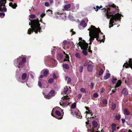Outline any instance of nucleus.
Returning <instances> with one entry per match:
<instances>
[{
  "label": "nucleus",
  "instance_id": "f257e3e1",
  "mask_svg": "<svg viewBox=\"0 0 132 132\" xmlns=\"http://www.w3.org/2000/svg\"><path fill=\"white\" fill-rule=\"evenodd\" d=\"M106 7L105 8H104L101 10H104V11H106L105 13V15L106 16L107 19L110 18L111 17V18L110 19V21L109 24L111 25V26H109V27L110 28L111 27H112L113 25V23H114V20L116 21V20H119L121 19V15L120 14L117 13L115 14L114 15H113L114 14L115 12L117 11L116 8V6L114 4L112 5H109L108 6H106Z\"/></svg>",
  "mask_w": 132,
  "mask_h": 132
},
{
  "label": "nucleus",
  "instance_id": "f03ea898",
  "mask_svg": "<svg viewBox=\"0 0 132 132\" xmlns=\"http://www.w3.org/2000/svg\"><path fill=\"white\" fill-rule=\"evenodd\" d=\"M88 30L89 31V36L90 37L89 40L90 43L89 44L91 45L92 44V42L94 40L95 38H96V40L100 42V43L102 42L104 43L105 40V36L103 35V38L101 39L99 38V31H98L97 29L94 26L92 25L91 26V28L88 29Z\"/></svg>",
  "mask_w": 132,
  "mask_h": 132
},
{
  "label": "nucleus",
  "instance_id": "7ed1b4c3",
  "mask_svg": "<svg viewBox=\"0 0 132 132\" xmlns=\"http://www.w3.org/2000/svg\"><path fill=\"white\" fill-rule=\"evenodd\" d=\"M31 23L29 22V25L31 26L32 29L30 28L28 30V34H31L32 32L34 31L36 34H37L38 32H40L41 28L40 27V24L39 23L38 19L36 20H30Z\"/></svg>",
  "mask_w": 132,
  "mask_h": 132
},
{
  "label": "nucleus",
  "instance_id": "20e7f679",
  "mask_svg": "<svg viewBox=\"0 0 132 132\" xmlns=\"http://www.w3.org/2000/svg\"><path fill=\"white\" fill-rule=\"evenodd\" d=\"M55 113L56 115L58 116H56L55 114L53 113H51L52 116L58 119H61L62 118V117L64 114L63 112V115H62L60 111L58 110H56L55 111Z\"/></svg>",
  "mask_w": 132,
  "mask_h": 132
},
{
  "label": "nucleus",
  "instance_id": "39448f33",
  "mask_svg": "<svg viewBox=\"0 0 132 132\" xmlns=\"http://www.w3.org/2000/svg\"><path fill=\"white\" fill-rule=\"evenodd\" d=\"M54 93L55 91L54 90H51L48 94L45 95L44 97L46 99H50L52 96H54Z\"/></svg>",
  "mask_w": 132,
  "mask_h": 132
},
{
  "label": "nucleus",
  "instance_id": "423d86ee",
  "mask_svg": "<svg viewBox=\"0 0 132 132\" xmlns=\"http://www.w3.org/2000/svg\"><path fill=\"white\" fill-rule=\"evenodd\" d=\"M125 66L126 68H128L129 67L132 69V58L129 59L128 63L127 62L125 63L123 67Z\"/></svg>",
  "mask_w": 132,
  "mask_h": 132
},
{
  "label": "nucleus",
  "instance_id": "0eeeda50",
  "mask_svg": "<svg viewBox=\"0 0 132 132\" xmlns=\"http://www.w3.org/2000/svg\"><path fill=\"white\" fill-rule=\"evenodd\" d=\"M62 99L63 100H65V102L68 103L67 105H69L70 103V98L68 95L63 96L62 97Z\"/></svg>",
  "mask_w": 132,
  "mask_h": 132
},
{
  "label": "nucleus",
  "instance_id": "6e6552de",
  "mask_svg": "<svg viewBox=\"0 0 132 132\" xmlns=\"http://www.w3.org/2000/svg\"><path fill=\"white\" fill-rule=\"evenodd\" d=\"M117 125L114 123H112L111 125L112 131H111L110 130V132H114L116 129V127Z\"/></svg>",
  "mask_w": 132,
  "mask_h": 132
},
{
  "label": "nucleus",
  "instance_id": "1a4fd4ad",
  "mask_svg": "<svg viewBox=\"0 0 132 132\" xmlns=\"http://www.w3.org/2000/svg\"><path fill=\"white\" fill-rule=\"evenodd\" d=\"M88 43L86 44H82L81 45V50L86 49L87 50L88 47Z\"/></svg>",
  "mask_w": 132,
  "mask_h": 132
},
{
  "label": "nucleus",
  "instance_id": "9d476101",
  "mask_svg": "<svg viewBox=\"0 0 132 132\" xmlns=\"http://www.w3.org/2000/svg\"><path fill=\"white\" fill-rule=\"evenodd\" d=\"M63 53L64 54V55H65L64 56L65 57V58L64 59V61H69V55L68 54H66L65 52L64 51H63Z\"/></svg>",
  "mask_w": 132,
  "mask_h": 132
},
{
  "label": "nucleus",
  "instance_id": "9b49d317",
  "mask_svg": "<svg viewBox=\"0 0 132 132\" xmlns=\"http://www.w3.org/2000/svg\"><path fill=\"white\" fill-rule=\"evenodd\" d=\"M87 70L89 72H91L93 69V66L91 64H89L88 65L87 67Z\"/></svg>",
  "mask_w": 132,
  "mask_h": 132
},
{
  "label": "nucleus",
  "instance_id": "f8f14e48",
  "mask_svg": "<svg viewBox=\"0 0 132 132\" xmlns=\"http://www.w3.org/2000/svg\"><path fill=\"white\" fill-rule=\"evenodd\" d=\"M122 93L124 96H126L128 94L127 90L125 88H123L122 91Z\"/></svg>",
  "mask_w": 132,
  "mask_h": 132
},
{
  "label": "nucleus",
  "instance_id": "ddd939ff",
  "mask_svg": "<svg viewBox=\"0 0 132 132\" xmlns=\"http://www.w3.org/2000/svg\"><path fill=\"white\" fill-rule=\"evenodd\" d=\"M6 2V0H1L0 1V7H2L3 6H5Z\"/></svg>",
  "mask_w": 132,
  "mask_h": 132
},
{
  "label": "nucleus",
  "instance_id": "4468645a",
  "mask_svg": "<svg viewBox=\"0 0 132 132\" xmlns=\"http://www.w3.org/2000/svg\"><path fill=\"white\" fill-rule=\"evenodd\" d=\"M123 113L125 115L127 116L129 115L130 114V112L127 108H125L124 109Z\"/></svg>",
  "mask_w": 132,
  "mask_h": 132
},
{
  "label": "nucleus",
  "instance_id": "2eb2a0df",
  "mask_svg": "<svg viewBox=\"0 0 132 132\" xmlns=\"http://www.w3.org/2000/svg\"><path fill=\"white\" fill-rule=\"evenodd\" d=\"M121 84V82L120 80H119L118 81L116 84L114 86L115 88H117L118 87L120 86Z\"/></svg>",
  "mask_w": 132,
  "mask_h": 132
},
{
  "label": "nucleus",
  "instance_id": "dca6fc26",
  "mask_svg": "<svg viewBox=\"0 0 132 132\" xmlns=\"http://www.w3.org/2000/svg\"><path fill=\"white\" fill-rule=\"evenodd\" d=\"M71 6L70 4H68L65 5L64 6V9L68 11V10L70 8Z\"/></svg>",
  "mask_w": 132,
  "mask_h": 132
},
{
  "label": "nucleus",
  "instance_id": "f3484780",
  "mask_svg": "<svg viewBox=\"0 0 132 132\" xmlns=\"http://www.w3.org/2000/svg\"><path fill=\"white\" fill-rule=\"evenodd\" d=\"M85 21L84 20H82L80 24V25L83 27H85L87 25L85 23Z\"/></svg>",
  "mask_w": 132,
  "mask_h": 132
},
{
  "label": "nucleus",
  "instance_id": "a211bd4d",
  "mask_svg": "<svg viewBox=\"0 0 132 132\" xmlns=\"http://www.w3.org/2000/svg\"><path fill=\"white\" fill-rule=\"evenodd\" d=\"M92 124L94 128H96L97 126V122L93 120L92 122Z\"/></svg>",
  "mask_w": 132,
  "mask_h": 132
},
{
  "label": "nucleus",
  "instance_id": "6ab92c4d",
  "mask_svg": "<svg viewBox=\"0 0 132 132\" xmlns=\"http://www.w3.org/2000/svg\"><path fill=\"white\" fill-rule=\"evenodd\" d=\"M80 91L81 92L84 93H87L88 91L86 89H85L84 88H82L80 89Z\"/></svg>",
  "mask_w": 132,
  "mask_h": 132
},
{
  "label": "nucleus",
  "instance_id": "aec40b11",
  "mask_svg": "<svg viewBox=\"0 0 132 132\" xmlns=\"http://www.w3.org/2000/svg\"><path fill=\"white\" fill-rule=\"evenodd\" d=\"M49 72V71L48 69H46L45 70L43 73V75L44 76L46 77Z\"/></svg>",
  "mask_w": 132,
  "mask_h": 132
},
{
  "label": "nucleus",
  "instance_id": "412c9836",
  "mask_svg": "<svg viewBox=\"0 0 132 132\" xmlns=\"http://www.w3.org/2000/svg\"><path fill=\"white\" fill-rule=\"evenodd\" d=\"M63 68L66 69H68L69 68L68 65L65 63L63 64Z\"/></svg>",
  "mask_w": 132,
  "mask_h": 132
},
{
  "label": "nucleus",
  "instance_id": "4be33fe9",
  "mask_svg": "<svg viewBox=\"0 0 132 132\" xmlns=\"http://www.w3.org/2000/svg\"><path fill=\"white\" fill-rule=\"evenodd\" d=\"M27 76V74L25 73H23L22 75V79L23 80H24Z\"/></svg>",
  "mask_w": 132,
  "mask_h": 132
},
{
  "label": "nucleus",
  "instance_id": "5701e85b",
  "mask_svg": "<svg viewBox=\"0 0 132 132\" xmlns=\"http://www.w3.org/2000/svg\"><path fill=\"white\" fill-rule=\"evenodd\" d=\"M53 11L50 9L48 10L46 12L47 14L49 15H51L53 14Z\"/></svg>",
  "mask_w": 132,
  "mask_h": 132
},
{
  "label": "nucleus",
  "instance_id": "b1692460",
  "mask_svg": "<svg viewBox=\"0 0 132 132\" xmlns=\"http://www.w3.org/2000/svg\"><path fill=\"white\" fill-rule=\"evenodd\" d=\"M110 74L109 73H107L106 74V75L104 77V79L106 80L108 79L110 77Z\"/></svg>",
  "mask_w": 132,
  "mask_h": 132
},
{
  "label": "nucleus",
  "instance_id": "393cba45",
  "mask_svg": "<svg viewBox=\"0 0 132 132\" xmlns=\"http://www.w3.org/2000/svg\"><path fill=\"white\" fill-rule=\"evenodd\" d=\"M77 116V117L79 119H81L82 118V116L81 114V113L80 112H78L77 114L76 115Z\"/></svg>",
  "mask_w": 132,
  "mask_h": 132
},
{
  "label": "nucleus",
  "instance_id": "a878e982",
  "mask_svg": "<svg viewBox=\"0 0 132 132\" xmlns=\"http://www.w3.org/2000/svg\"><path fill=\"white\" fill-rule=\"evenodd\" d=\"M68 90V88H67V86H65V87H64L63 90V93L64 94H66L67 93V92Z\"/></svg>",
  "mask_w": 132,
  "mask_h": 132
},
{
  "label": "nucleus",
  "instance_id": "bb28decb",
  "mask_svg": "<svg viewBox=\"0 0 132 132\" xmlns=\"http://www.w3.org/2000/svg\"><path fill=\"white\" fill-rule=\"evenodd\" d=\"M102 102L103 104H104L106 105L108 103L107 100L105 98H104L102 100Z\"/></svg>",
  "mask_w": 132,
  "mask_h": 132
},
{
  "label": "nucleus",
  "instance_id": "cd10ccee",
  "mask_svg": "<svg viewBox=\"0 0 132 132\" xmlns=\"http://www.w3.org/2000/svg\"><path fill=\"white\" fill-rule=\"evenodd\" d=\"M117 80V79L116 78H114L113 77H112V79H111V81L112 83L113 84H115L116 82V81Z\"/></svg>",
  "mask_w": 132,
  "mask_h": 132
},
{
  "label": "nucleus",
  "instance_id": "c85d7f7f",
  "mask_svg": "<svg viewBox=\"0 0 132 132\" xmlns=\"http://www.w3.org/2000/svg\"><path fill=\"white\" fill-rule=\"evenodd\" d=\"M116 104L114 103H113L111 104V109L112 110H114L116 108Z\"/></svg>",
  "mask_w": 132,
  "mask_h": 132
},
{
  "label": "nucleus",
  "instance_id": "c756f323",
  "mask_svg": "<svg viewBox=\"0 0 132 132\" xmlns=\"http://www.w3.org/2000/svg\"><path fill=\"white\" fill-rule=\"evenodd\" d=\"M117 120H119L121 117V115L120 114H119L118 115H116L114 117Z\"/></svg>",
  "mask_w": 132,
  "mask_h": 132
},
{
  "label": "nucleus",
  "instance_id": "7c9ffc66",
  "mask_svg": "<svg viewBox=\"0 0 132 132\" xmlns=\"http://www.w3.org/2000/svg\"><path fill=\"white\" fill-rule=\"evenodd\" d=\"M76 102H74L71 106V109H74L75 108L76 106Z\"/></svg>",
  "mask_w": 132,
  "mask_h": 132
},
{
  "label": "nucleus",
  "instance_id": "2f4dec72",
  "mask_svg": "<svg viewBox=\"0 0 132 132\" xmlns=\"http://www.w3.org/2000/svg\"><path fill=\"white\" fill-rule=\"evenodd\" d=\"M87 50L83 49L82 51V53L85 55L86 56L87 54V53L86 51Z\"/></svg>",
  "mask_w": 132,
  "mask_h": 132
},
{
  "label": "nucleus",
  "instance_id": "473e14b6",
  "mask_svg": "<svg viewBox=\"0 0 132 132\" xmlns=\"http://www.w3.org/2000/svg\"><path fill=\"white\" fill-rule=\"evenodd\" d=\"M4 11L6 12L7 11L6 8L5 7H4L3 9H2L1 7H0V11L2 12Z\"/></svg>",
  "mask_w": 132,
  "mask_h": 132
},
{
  "label": "nucleus",
  "instance_id": "72a5a7b5",
  "mask_svg": "<svg viewBox=\"0 0 132 132\" xmlns=\"http://www.w3.org/2000/svg\"><path fill=\"white\" fill-rule=\"evenodd\" d=\"M79 71L80 72H82L83 70V67L81 65L79 68Z\"/></svg>",
  "mask_w": 132,
  "mask_h": 132
},
{
  "label": "nucleus",
  "instance_id": "f704fd0d",
  "mask_svg": "<svg viewBox=\"0 0 132 132\" xmlns=\"http://www.w3.org/2000/svg\"><path fill=\"white\" fill-rule=\"evenodd\" d=\"M58 55L59 56V57L61 59H62L63 58V54L62 53H60V54H58Z\"/></svg>",
  "mask_w": 132,
  "mask_h": 132
},
{
  "label": "nucleus",
  "instance_id": "c9c22d12",
  "mask_svg": "<svg viewBox=\"0 0 132 132\" xmlns=\"http://www.w3.org/2000/svg\"><path fill=\"white\" fill-rule=\"evenodd\" d=\"M10 6L12 7L13 9H15L17 6L16 4L14 3V4H13L12 6L10 5Z\"/></svg>",
  "mask_w": 132,
  "mask_h": 132
},
{
  "label": "nucleus",
  "instance_id": "e433bc0d",
  "mask_svg": "<svg viewBox=\"0 0 132 132\" xmlns=\"http://www.w3.org/2000/svg\"><path fill=\"white\" fill-rule=\"evenodd\" d=\"M54 81V79L52 78H50L48 80V82L49 83L52 84Z\"/></svg>",
  "mask_w": 132,
  "mask_h": 132
},
{
  "label": "nucleus",
  "instance_id": "4c0bfd02",
  "mask_svg": "<svg viewBox=\"0 0 132 132\" xmlns=\"http://www.w3.org/2000/svg\"><path fill=\"white\" fill-rule=\"evenodd\" d=\"M103 71L102 69H101L99 71V75L100 76L103 73Z\"/></svg>",
  "mask_w": 132,
  "mask_h": 132
},
{
  "label": "nucleus",
  "instance_id": "58836bf2",
  "mask_svg": "<svg viewBox=\"0 0 132 132\" xmlns=\"http://www.w3.org/2000/svg\"><path fill=\"white\" fill-rule=\"evenodd\" d=\"M75 56L76 57H78L79 58H80V54L78 53H77L75 54Z\"/></svg>",
  "mask_w": 132,
  "mask_h": 132
},
{
  "label": "nucleus",
  "instance_id": "ea45409f",
  "mask_svg": "<svg viewBox=\"0 0 132 132\" xmlns=\"http://www.w3.org/2000/svg\"><path fill=\"white\" fill-rule=\"evenodd\" d=\"M91 132H100L99 131H96L94 128H92V129H90Z\"/></svg>",
  "mask_w": 132,
  "mask_h": 132
},
{
  "label": "nucleus",
  "instance_id": "a19ab883",
  "mask_svg": "<svg viewBox=\"0 0 132 132\" xmlns=\"http://www.w3.org/2000/svg\"><path fill=\"white\" fill-rule=\"evenodd\" d=\"M98 96V94L97 93H95L93 95V97L94 98H97Z\"/></svg>",
  "mask_w": 132,
  "mask_h": 132
},
{
  "label": "nucleus",
  "instance_id": "79ce46f5",
  "mask_svg": "<svg viewBox=\"0 0 132 132\" xmlns=\"http://www.w3.org/2000/svg\"><path fill=\"white\" fill-rule=\"evenodd\" d=\"M96 9L95 7H94V8L95 9V11H97L98 10V9H100L99 7L98 6H96Z\"/></svg>",
  "mask_w": 132,
  "mask_h": 132
},
{
  "label": "nucleus",
  "instance_id": "37998d69",
  "mask_svg": "<svg viewBox=\"0 0 132 132\" xmlns=\"http://www.w3.org/2000/svg\"><path fill=\"white\" fill-rule=\"evenodd\" d=\"M35 15L34 14H31L30 15V17L32 19H34L35 18Z\"/></svg>",
  "mask_w": 132,
  "mask_h": 132
},
{
  "label": "nucleus",
  "instance_id": "c03bdc74",
  "mask_svg": "<svg viewBox=\"0 0 132 132\" xmlns=\"http://www.w3.org/2000/svg\"><path fill=\"white\" fill-rule=\"evenodd\" d=\"M5 15V14L4 13H0V17H2V16H3V17H4Z\"/></svg>",
  "mask_w": 132,
  "mask_h": 132
},
{
  "label": "nucleus",
  "instance_id": "a18cd8bd",
  "mask_svg": "<svg viewBox=\"0 0 132 132\" xmlns=\"http://www.w3.org/2000/svg\"><path fill=\"white\" fill-rule=\"evenodd\" d=\"M82 95L80 94H78L77 97L79 99H80L82 97Z\"/></svg>",
  "mask_w": 132,
  "mask_h": 132
},
{
  "label": "nucleus",
  "instance_id": "49530a36",
  "mask_svg": "<svg viewBox=\"0 0 132 132\" xmlns=\"http://www.w3.org/2000/svg\"><path fill=\"white\" fill-rule=\"evenodd\" d=\"M38 85L39 87L40 88H41L42 87V84H41V82L40 81H39L38 82Z\"/></svg>",
  "mask_w": 132,
  "mask_h": 132
},
{
  "label": "nucleus",
  "instance_id": "de8ad7c7",
  "mask_svg": "<svg viewBox=\"0 0 132 132\" xmlns=\"http://www.w3.org/2000/svg\"><path fill=\"white\" fill-rule=\"evenodd\" d=\"M22 62H23L24 63H25L26 61V59L24 57H23L22 58Z\"/></svg>",
  "mask_w": 132,
  "mask_h": 132
},
{
  "label": "nucleus",
  "instance_id": "09e8293b",
  "mask_svg": "<svg viewBox=\"0 0 132 132\" xmlns=\"http://www.w3.org/2000/svg\"><path fill=\"white\" fill-rule=\"evenodd\" d=\"M88 62L87 61H86L84 63L83 65L84 66H86L88 64Z\"/></svg>",
  "mask_w": 132,
  "mask_h": 132
},
{
  "label": "nucleus",
  "instance_id": "8fccbe9b",
  "mask_svg": "<svg viewBox=\"0 0 132 132\" xmlns=\"http://www.w3.org/2000/svg\"><path fill=\"white\" fill-rule=\"evenodd\" d=\"M70 32H72V35H74L76 34V32L73 31V29L71 30Z\"/></svg>",
  "mask_w": 132,
  "mask_h": 132
},
{
  "label": "nucleus",
  "instance_id": "3c124183",
  "mask_svg": "<svg viewBox=\"0 0 132 132\" xmlns=\"http://www.w3.org/2000/svg\"><path fill=\"white\" fill-rule=\"evenodd\" d=\"M91 47L90 46H89L88 49V52H90L91 53H92V51L91 50Z\"/></svg>",
  "mask_w": 132,
  "mask_h": 132
},
{
  "label": "nucleus",
  "instance_id": "603ef678",
  "mask_svg": "<svg viewBox=\"0 0 132 132\" xmlns=\"http://www.w3.org/2000/svg\"><path fill=\"white\" fill-rule=\"evenodd\" d=\"M45 5L47 7H48L49 6V4L48 2H46L45 3Z\"/></svg>",
  "mask_w": 132,
  "mask_h": 132
},
{
  "label": "nucleus",
  "instance_id": "864d4df0",
  "mask_svg": "<svg viewBox=\"0 0 132 132\" xmlns=\"http://www.w3.org/2000/svg\"><path fill=\"white\" fill-rule=\"evenodd\" d=\"M78 44L81 47V45H82V43L81 41H80L78 43Z\"/></svg>",
  "mask_w": 132,
  "mask_h": 132
},
{
  "label": "nucleus",
  "instance_id": "5fc2aeb1",
  "mask_svg": "<svg viewBox=\"0 0 132 132\" xmlns=\"http://www.w3.org/2000/svg\"><path fill=\"white\" fill-rule=\"evenodd\" d=\"M71 79L70 77H68V79L67 80V82L68 83H69L71 81Z\"/></svg>",
  "mask_w": 132,
  "mask_h": 132
},
{
  "label": "nucleus",
  "instance_id": "6e6d98bb",
  "mask_svg": "<svg viewBox=\"0 0 132 132\" xmlns=\"http://www.w3.org/2000/svg\"><path fill=\"white\" fill-rule=\"evenodd\" d=\"M53 78L54 79H55L56 78V75H55V73H54L53 74Z\"/></svg>",
  "mask_w": 132,
  "mask_h": 132
},
{
  "label": "nucleus",
  "instance_id": "4d7b16f0",
  "mask_svg": "<svg viewBox=\"0 0 132 132\" xmlns=\"http://www.w3.org/2000/svg\"><path fill=\"white\" fill-rule=\"evenodd\" d=\"M24 63L23 62H22V61H21L19 62V65H23Z\"/></svg>",
  "mask_w": 132,
  "mask_h": 132
},
{
  "label": "nucleus",
  "instance_id": "13d9d810",
  "mask_svg": "<svg viewBox=\"0 0 132 132\" xmlns=\"http://www.w3.org/2000/svg\"><path fill=\"white\" fill-rule=\"evenodd\" d=\"M105 91V89L103 88H102L101 90V93H103Z\"/></svg>",
  "mask_w": 132,
  "mask_h": 132
},
{
  "label": "nucleus",
  "instance_id": "bf43d9fd",
  "mask_svg": "<svg viewBox=\"0 0 132 132\" xmlns=\"http://www.w3.org/2000/svg\"><path fill=\"white\" fill-rule=\"evenodd\" d=\"M45 13H42L41 15L40 16L42 17V18H43V17L45 16Z\"/></svg>",
  "mask_w": 132,
  "mask_h": 132
},
{
  "label": "nucleus",
  "instance_id": "052dcab7",
  "mask_svg": "<svg viewBox=\"0 0 132 132\" xmlns=\"http://www.w3.org/2000/svg\"><path fill=\"white\" fill-rule=\"evenodd\" d=\"M121 120H122V123H124L125 122V120L124 119L122 118L121 119Z\"/></svg>",
  "mask_w": 132,
  "mask_h": 132
},
{
  "label": "nucleus",
  "instance_id": "680f3d73",
  "mask_svg": "<svg viewBox=\"0 0 132 132\" xmlns=\"http://www.w3.org/2000/svg\"><path fill=\"white\" fill-rule=\"evenodd\" d=\"M82 44H87V43H86V41H85V40H82Z\"/></svg>",
  "mask_w": 132,
  "mask_h": 132
},
{
  "label": "nucleus",
  "instance_id": "e2e57ef3",
  "mask_svg": "<svg viewBox=\"0 0 132 132\" xmlns=\"http://www.w3.org/2000/svg\"><path fill=\"white\" fill-rule=\"evenodd\" d=\"M89 118V117H88L87 118V119H88L87 121L86 122V124L87 125H88L89 124V120L88 119Z\"/></svg>",
  "mask_w": 132,
  "mask_h": 132
},
{
  "label": "nucleus",
  "instance_id": "0e129e2a",
  "mask_svg": "<svg viewBox=\"0 0 132 132\" xmlns=\"http://www.w3.org/2000/svg\"><path fill=\"white\" fill-rule=\"evenodd\" d=\"M62 104L63 105H67V106H68V105H67L68 103L66 102H65V101H64V103H62Z\"/></svg>",
  "mask_w": 132,
  "mask_h": 132
},
{
  "label": "nucleus",
  "instance_id": "69168bd1",
  "mask_svg": "<svg viewBox=\"0 0 132 132\" xmlns=\"http://www.w3.org/2000/svg\"><path fill=\"white\" fill-rule=\"evenodd\" d=\"M117 88H115L114 90H112V92L113 93H114L117 90Z\"/></svg>",
  "mask_w": 132,
  "mask_h": 132
},
{
  "label": "nucleus",
  "instance_id": "338daca9",
  "mask_svg": "<svg viewBox=\"0 0 132 132\" xmlns=\"http://www.w3.org/2000/svg\"><path fill=\"white\" fill-rule=\"evenodd\" d=\"M90 84H91V88L92 89L94 86L92 82H91L90 83Z\"/></svg>",
  "mask_w": 132,
  "mask_h": 132
},
{
  "label": "nucleus",
  "instance_id": "774afa93",
  "mask_svg": "<svg viewBox=\"0 0 132 132\" xmlns=\"http://www.w3.org/2000/svg\"><path fill=\"white\" fill-rule=\"evenodd\" d=\"M96 28L97 29V30H98V31H99V33H100V32H101V33L102 34H103V33L102 32H101V31L100 30V29H99V28Z\"/></svg>",
  "mask_w": 132,
  "mask_h": 132
}]
</instances>
